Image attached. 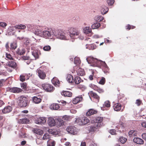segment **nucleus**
I'll return each instance as SVG.
<instances>
[{
	"label": "nucleus",
	"mask_w": 146,
	"mask_h": 146,
	"mask_svg": "<svg viewBox=\"0 0 146 146\" xmlns=\"http://www.w3.org/2000/svg\"><path fill=\"white\" fill-rule=\"evenodd\" d=\"M100 23H96L93 24L92 25L91 27L93 29H97L100 26Z\"/></svg>",
	"instance_id": "58836bf2"
},
{
	"label": "nucleus",
	"mask_w": 146,
	"mask_h": 146,
	"mask_svg": "<svg viewBox=\"0 0 146 146\" xmlns=\"http://www.w3.org/2000/svg\"><path fill=\"white\" fill-rule=\"evenodd\" d=\"M48 132L49 133L54 135H56L58 134V132L54 129H49Z\"/></svg>",
	"instance_id": "a19ab883"
},
{
	"label": "nucleus",
	"mask_w": 146,
	"mask_h": 146,
	"mask_svg": "<svg viewBox=\"0 0 146 146\" xmlns=\"http://www.w3.org/2000/svg\"><path fill=\"white\" fill-rule=\"evenodd\" d=\"M25 52V50L24 49H22L20 50L18 49L17 51V53L20 55H22L24 54Z\"/></svg>",
	"instance_id": "37998d69"
},
{
	"label": "nucleus",
	"mask_w": 146,
	"mask_h": 146,
	"mask_svg": "<svg viewBox=\"0 0 146 146\" xmlns=\"http://www.w3.org/2000/svg\"><path fill=\"white\" fill-rule=\"evenodd\" d=\"M103 17L101 16H96L94 17V20L96 21L100 22L102 21L104 19Z\"/></svg>",
	"instance_id": "e433bc0d"
},
{
	"label": "nucleus",
	"mask_w": 146,
	"mask_h": 146,
	"mask_svg": "<svg viewBox=\"0 0 146 146\" xmlns=\"http://www.w3.org/2000/svg\"><path fill=\"white\" fill-rule=\"evenodd\" d=\"M50 135L48 133H45L44 134L42 137V139L43 140H46L47 139L50 140Z\"/></svg>",
	"instance_id": "49530a36"
},
{
	"label": "nucleus",
	"mask_w": 146,
	"mask_h": 146,
	"mask_svg": "<svg viewBox=\"0 0 146 146\" xmlns=\"http://www.w3.org/2000/svg\"><path fill=\"white\" fill-rule=\"evenodd\" d=\"M32 54L36 59L38 58L40 54V51L39 50H36L32 52Z\"/></svg>",
	"instance_id": "2eb2a0df"
},
{
	"label": "nucleus",
	"mask_w": 146,
	"mask_h": 146,
	"mask_svg": "<svg viewBox=\"0 0 146 146\" xmlns=\"http://www.w3.org/2000/svg\"><path fill=\"white\" fill-rule=\"evenodd\" d=\"M77 74L79 76H83L85 74V72L83 69L79 68L77 71Z\"/></svg>",
	"instance_id": "393cba45"
},
{
	"label": "nucleus",
	"mask_w": 146,
	"mask_h": 146,
	"mask_svg": "<svg viewBox=\"0 0 146 146\" xmlns=\"http://www.w3.org/2000/svg\"><path fill=\"white\" fill-rule=\"evenodd\" d=\"M12 108L10 106H6L2 110V112L4 113H7L10 112L12 110Z\"/></svg>",
	"instance_id": "a211bd4d"
},
{
	"label": "nucleus",
	"mask_w": 146,
	"mask_h": 146,
	"mask_svg": "<svg viewBox=\"0 0 146 146\" xmlns=\"http://www.w3.org/2000/svg\"><path fill=\"white\" fill-rule=\"evenodd\" d=\"M70 112L72 113H76V111L74 109H71L70 110Z\"/></svg>",
	"instance_id": "774afa93"
},
{
	"label": "nucleus",
	"mask_w": 146,
	"mask_h": 146,
	"mask_svg": "<svg viewBox=\"0 0 146 146\" xmlns=\"http://www.w3.org/2000/svg\"><path fill=\"white\" fill-rule=\"evenodd\" d=\"M142 138L146 141V133H144L142 135Z\"/></svg>",
	"instance_id": "69168bd1"
},
{
	"label": "nucleus",
	"mask_w": 146,
	"mask_h": 146,
	"mask_svg": "<svg viewBox=\"0 0 146 146\" xmlns=\"http://www.w3.org/2000/svg\"><path fill=\"white\" fill-rule=\"evenodd\" d=\"M121 109V105L119 103H116L113 105V109L116 111H120Z\"/></svg>",
	"instance_id": "aec40b11"
},
{
	"label": "nucleus",
	"mask_w": 146,
	"mask_h": 146,
	"mask_svg": "<svg viewBox=\"0 0 146 146\" xmlns=\"http://www.w3.org/2000/svg\"><path fill=\"white\" fill-rule=\"evenodd\" d=\"M6 58L8 59L11 60L12 59V58L11 55L9 54H6Z\"/></svg>",
	"instance_id": "13d9d810"
},
{
	"label": "nucleus",
	"mask_w": 146,
	"mask_h": 146,
	"mask_svg": "<svg viewBox=\"0 0 146 146\" xmlns=\"http://www.w3.org/2000/svg\"><path fill=\"white\" fill-rule=\"evenodd\" d=\"M16 25L15 26L9 27L8 30V33L13 32V34L15 33L17 29Z\"/></svg>",
	"instance_id": "4be33fe9"
},
{
	"label": "nucleus",
	"mask_w": 146,
	"mask_h": 146,
	"mask_svg": "<svg viewBox=\"0 0 146 146\" xmlns=\"http://www.w3.org/2000/svg\"><path fill=\"white\" fill-rule=\"evenodd\" d=\"M75 122L79 125H82V117H78L76 119Z\"/></svg>",
	"instance_id": "4c0bfd02"
},
{
	"label": "nucleus",
	"mask_w": 146,
	"mask_h": 146,
	"mask_svg": "<svg viewBox=\"0 0 146 146\" xmlns=\"http://www.w3.org/2000/svg\"><path fill=\"white\" fill-rule=\"evenodd\" d=\"M107 2L108 3V5H112L114 2V0H106Z\"/></svg>",
	"instance_id": "6e6d98bb"
},
{
	"label": "nucleus",
	"mask_w": 146,
	"mask_h": 146,
	"mask_svg": "<svg viewBox=\"0 0 146 146\" xmlns=\"http://www.w3.org/2000/svg\"><path fill=\"white\" fill-rule=\"evenodd\" d=\"M17 29H21L24 30L26 28V26L25 25L23 24H19L16 25Z\"/></svg>",
	"instance_id": "c9c22d12"
},
{
	"label": "nucleus",
	"mask_w": 146,
	"mask_h": 146,
	"mask_svg": "<svg viewBox=\"0 0 146 146\" xmlns=\"http://www.w3.org/2000/svg\"><path fill=\"white\" fill-rule=\"evenodd\" d=\"M103 118L98 117L96 119V123L94 126L91 127L89 129L90 132H94L96 131L100 127L103 125L102 123Z\"/></svg>",
	"instance_id": "7ed1b4c3"
},
{
	"label": "nucleus",
	"mask_w": 146,
	"mask_h": 146,
	"mask_svg": "<svg viewBox=\"0 0 146 146\" xmlns=\"http://www.w3.org/2000/svg\"><path fill=\"white\" fill-rule=\"evenodd\" d=\"M61 94L64 96L71 97L72 94L71 92L68 91H64L61 93Z\"/></svg>",
	"instance_id": "7c9ffc66"
},
{
	"label": "nucleus",
	"mask_w": 146,
	"mask_h": 146,
	"mask_svg": "<svg viewBox=\"0 0 146 146\" xmlns=\"http://www.w3.org/2000/svg\"><path fill=\"white\" fill-rule=\"evenodd\" d=\"M82 100V98L81 96H78L76 97L73 100V103L74 104L80 102Z\"/></svg>",
	"instance_id": "412c9836"
},
{
	"label": "nucleus",
	"mask_w": 146,
	"mask_h": 146,
	"mask_svg": "<svg viewBox=\"0 0 146 146\" xmlns=\"http://www.w3.org/2000/svg\"><path fill=\"white\" fill-rule=\"evenodd\" d=\"M7 90L9 92L13 93H19L21 91V89L17 87H13L12 88H9Z\"/></svg>",
	"instance_id": "9b49d317"
},
{
	"label": "nucleus",
	"mask_w": 146,
	"mask_h": 146,
	"mask_svg": "<svg viewBox=\"0 0 146 146\" xmlns=\"http://www.w3.org/2000/svg\"><path fill=\"white\" fill-rule=\"evenodd\" d=\"M62 119L63 120L68 121L70 120L71 119V117L70 116L65 115L63 117Z\"/></svg>",
	"instance_id": "8fccbe9b"
},
{
	"label": "nucleus",
	"mask_w": 146,
	"mask_h": 146,
	"mask_svg": "<svg viewBox=\"0 0 146 146\" xmlns=\"http://www.w3.org/2000/svg\"><path fill=\"white\" fill-rule=\"evenodd\" d=\"M6 65L7 66H6V68L7 69V70L9 72H11L12 70L8 68V67H11L13 68H15L16 67L17 64L15 62L13 61H9Z\"/></svg>",
	"instance_id": "1a4fd4ad"
},
{
	"label": "nucleus",
	"mask_w": 146,
	"mask_h": 146,
	"mask_svg": "<svg viewBox=\"0 0 146 146\" xmlns=\"http://www.w3.org/2000/svg\"><path fill=\"white\" fill-rule=\"evenodd\" d=\"M110 133L112 135H114L116 134V131L114 129H112L110 130Z\"/></svg>",
	"instance_id": "4d7b16f0"
},
{
	"label": "nucleus",
	"mask_w": 146,
	"mask_h": 146,
	"mask_svg": "<svg viewBox=\"0 0 146 146\" xmlns=\"http://www.w3.org/2000/svg\"><path fill=\"white\" fill-rule=\"evenodd\" d=\"M141 103V102L140 100L137 99L136 100L135 104L138 106H140Z\"/></svg>",
	"instance_id": "bf43d9fd"
},
{
	"label": "nucleus",
	"mask_w": 146,
	"mask_h": 146,
	"mask_svg": "<svg viewBox=\"0 0 146 146\" xmlns=\"http://www.w3.org/2000/svg\"><path fill=\"white\" fill-rule=\"evenodd\" d=\"M47 146H54L55 142L54 140L50 139L47 141Z\"/></svg>",
	"instance_id": "473e14b6"
},
{
	"label": "nucleus",
	"mask_w": 146,
	"mask_h": 146,
	"mask_svg": "<svg viewBox=\"0 0 146 146\" xmlns=\"http://www.w3.org/2000/svg\"><path fill=\"white\" fill-rule=\"evenodd\" d=\"M46 119L45 117H41L36 119L35 122L38 124H41L46 122Z\"/></svg>",
	"instance_id": "9d476101"
},
{
	"label": "nucleus",
	"mask_w": 146,
	"mask_h": 146,
	"mask_svg": "<svg viewBox=\"0 0 146 146\" xmlns=\"http://www.w3.org/2000/svg\"><path fill=\"white\" fill-rule=\"evenodd\" d=\"M67 81L70 83H72L74 82V80L72 75L68 74L66 78Z\"/></svg>",
	"instance_id": "c756f323"
},
{
	"label": "nucleus",
	"mask_w": 146,
	"mask_h": 146,
	"mask_svg": "<svg viewBox=\"0 0 146 146\" xmlns=\"http://www.w3.org/2000/svg\"><path fill=\"white\" fill-rule=\"evenodd\" d=\"M7 25V24L4 22H0V26L2 27H6Z\"/></svg>",
	"instance_id": "052dcab7"
},
{
	"label": "nucleus",
	"mask_w": 146,
	"mask_h": 146,
	"mask_svg": "<svg viewBox=\"0 0 146 146\" xmlns=\"http://www.w3.org/2000/svg\"><path fill=\"white\" fill-rule=\"evenodd\" d=\"M142 126L145 128H146V122H142L141 123Z\"/></svg>",
	"instance_id": "0e129e2a"
},
{
	"label": "nucleus",
	"mask_w": 146,
	"mask_h": 146,
	"mask_svg": "<svg viewBox=\"0 0 146 146\" xmlns=\"http://www.w3.org/2000/svg\"><path fill=\"white\" fill-rule=\"evenodd\" d=\"M52 83L56 86H59L60 85V83L59 80L56 77H54L52 80Z\"/></svg>",
	"instance_id": "f3484780"
},
{
	"label": "nucleus",
	"mask_w": 146,
	"mask_h": 146,
	"mask_svg": "<svg viewBox=\"0 0 146 146\" xmlns=\"http://www.w3.org/2000/svg\"><path fill=\"white\" fill-rule=\"evenodd\" d=\"M69 34L70 37L72 39H74L77 38H78L81 40L84 39V37L81 35L80 31L74 28H70Z\"/></svg>",
	"instance_id": "f257e3e1"
},
{
	"label": "nucleus",
	"mask_w": 146,
	"mask_h": 146,
	"mask_svg": "<svg viewBox=\"0 0 146 146\" xmlns=\"http://www.w3.org/2000/svg\"><path fill=\"white\" fill-rule=\"evenodd\" d=\"M97 47L94 44H91L89 45L88 47H86V48H88L89 50H93L96 49Z\"/></svg>",
	"instance_id": "ea45409f"
},
{
	"label": "nucleus",
	"mask_w": 146,
	"mask_h": 146,
	"mask_svg": "<svg viewBox=\"0 0 146 146\" xmlns=\"http://www.w3.org/2000/svg\"><path fill=\"white\" fill-rule=\"evenodd\" d=\"M81 82V78L78 77H77L75 78L74 80V82L76 84H79Z\"/></svg>",
	"instance_id": "a18cd8bd"
},
{
	"label": "nucleus",
	"mask_w": 146,
	"mask_h": 146,
	"mask_svg": "<svg viewBox=\"0 0 146 146\" xmlns=\"http://www.w3.org/2000/svg\"><path fill=\"white\" fill-rule=\"evenodd\" d=\"M59 102L62 104L63 106L65 105L67 103V102L66 101H64L63 100L60 101Z\"/></svg>",
	"instance_id": "e2e57ef3"
},
{
	"label": "nucleus",
	"mask_w": 146,
	"mask_h": 146,
	"mask_svg": "<svg viewBox=\"0 0 146 146\" xmlns=\"http://www.w3.org/2000/svg\"><path fill=\"white\" fill-rule=\"evenodd\" d=\"M37 72L39 77L41 79H44L46 76V74L44 72L40 69L37 70Z\"/></svg>",
	"instance_id": "dca6fc26"
},
{
	"label": "nucleus",
	"mask_w": 146,
	"mask_h": 146,
	"mask_svg": "<svg viewBox=\"0 0 146 146\" xmlns=\"http://www.w3.org/2000/svg\"><path fill=\"white\" fill-rule=\"evenodd\" d=\"M33 102L36 104H38L40 103L41 101V99L36 96H35L33 98Z\"/></svg>",
	"instance_id": "bb28decb"
},
{
	"label": "nucleus",
	"mask_w": 146,
	"mask_h": 146,
	"mask_svg": "<svg viewBox=\"0 0 146 146\" xmlns=\"http://www.w3.org/2000/svg\"><path fill=\"white\" fill-rule=\"evenodd\" d=\"M108 8L106 6H104L102 7L101 12L102 14H106L108 11Z\"/></svg>",
	"instance_id": "72a5a7b5"
},
{
	"label": "nucleus",
	"mask_w": 146,
	"mask_h": 146,
	"mask_svg": "<svg viewBox=\"0 0 146 146\" xmlns=\"http://www.w3.org/2000/svg\"><path fill=\"white\" fill-rule=\"evenodd\" d=\"M86 60L88 63L90 64V66L94 67H99V61L96 58L90 56L87 57Z\"/></svg>",
	"instance_id": "20e7f679"
},
{
	"label": "nucleus",
	"mask_w": 146,
	"mask_h": 146,
	"mask_svg": "<svg viewBox=\"0 0 146 146\" xmlns=\"http://www.w3.org/2000/svg\"><path fill=\"white\" fill-rule=\"evenodd\" d=\"M97 111L93 109H90L86 112V115L87 116H90L91 115L96 114L97 113Z\"/></svg>",
	"instance_id": "a878e982"
},
{
	"label": "nucleus",
	"mask_w": 146,
	"mask_h": 146,
	"mask_svg": "<svg viewBox=\"0 0 146 146\" xmlns=\"http://www.w3.org/2000/svg\"><path fill=\"white\" fill-rule=\"evenodd\" d=\"M48 125L50 127L54 126L56 125V122L54 119L51 117H49L48 120Z\"/></svg>",
	"instance_id": "f8f14e48"
},
{
	"label": "nucleus",
	"mask_w": 146,
	"mask_h": 146,
	"mask_svg": "<svg viewBox=\"0 0 146 146\" xmlns=\"http://www.w3.org/2000/svg\"><path fill=\"white\" fill-rule=\"evenodd\" d=\"M104 107L109 108L110 106V103L109 101H106L103 104Z\"/></svg>",
	"instance_id": "de8ad7c7"
},
{
	"label": "nucleus",
	"mask_w": 146,
	"mask_h": 146,
	"mask_svg": "<svg viewBox=\"0 0 146 146\" xmlns=\"http://www.w3.org/2000/svg\"><path fill=\"white\" fill-rule=\"evenodd\" d=\"M88 94L90 96H91L97 99L98 101L99 100V97L96 94L91 91Z\"/></svg>",
	"instance_id": "5701e85b"
},
{
	"label": "nucleus",
	"mask_w": 146,
	"mask_h": 146,
	"mask_svg": "<svg viewBox=\"0 0 146 146\" xmlns=\"http://www.w3.org/2000/svg\"><path fill=\"white\" fill-rule=\"evenodd\" d=\"M17 102L19 106L21 107H26L27 105V98L23 96L19 97Z\"/></svg>",
	"instance_id": "39448f33"
},
{
	"label": "nucleus",
	"mask_w": 146,
	"mask_h": 146,
	"mask_svg": "<svg viewBox=\"0 0 146 146\" xmlns=\"http://www.w3.org/2000/svg\"><path fill=\"white\" fill-rule=\"evenodd\" d=\"M20 122L22 123H27L29 122V120L27 119H20Z\"/></svg>",
	"instance_id": "3c124183"
},
{
	"label": "nucleus",
	"mask_w": 146,
	"mask_h": 146,
	"mask_svg": "<svg viewBox=\"0 0 146 146\" xmlns=\"http://www.w3.org/2000/svg\"><path fill=\"white\" fill-rule=\"evenodd\" d=\"M31 75H30V74H26L25 76L23 75H21L20 76V80L22 82H23L25 81V76H26L27 79H28L30 76H31Z\"/></svg>",
	"instance_id": "cd10ccee"
},
{
	"label": "nucleus",
	"mask_w": 146,
	"mask_h": 146,
	"mask_svg": "<svg viewBox=\"0 0 146 146\" xmlns=\"http://www.w3.org/2000/svg\"><path fill=\"white\" fill-rule=\"evenodd\" d=\"M56 37L60 39L67 40L68 38L65 36V34L61 31H58L55 35Z\"/></svg>",
	"instance_id": "0eeeda50"
},
{
	"label": "nucleus",
	"mask_w": 146,
	"mask_h": 146,
	"mask_svg": "<svg viewBox=\"0 0 146 146\" xmlns=\"http://www.w3.org/2000/svg\"><path fill=\"white\" fill-rule=\"evenodd\" d=\"M74 63L75 64L78 65L80 63V58L78 57H76L74 59Z\"/></svg>",
	"instance_id": "09e8293b"
},
{
	"label": "nucleus",
	"mask_w": 146,
	"mask_h": 146,
	"mask_svg": "<svg viewBox=\"0 0 146 146\" xmlns=\"http://www.w3.org/2000/svg\"><path fill=\"white\" fill-rule=\"evenodd\" d=\"M57 121L56 122V125L57 126L60 127L64 125V122L63 119L59 118L57 119Z\"/></svg>",
	"instance_id": "b1692460"
},
{
	"label": "nucleus",
	"mask_w": 146,
	"mask_h": 146,
	"mask_svg": "<svg viewBox=\"0 0 146 146\" xmlns=\"http://www.w3.org/2000/svg\"><path fill=\"white\" fill-rule=\"evenodd\" d=\"M134 142L137 144L142 145L144 143V141L141 139L139 137H135L133 139Z\"/></svg>",
	"instance_id": "4468645a"
},
{
	"label": "nucleus",
	"mask_w": 146,
	"mask_h": 146,
	"mask_svg": "<svg viewBox=\"0 0 146 146\" xmlns=\"http://www.w3.org/2000/svg\"><path fill=\"white\" fill-rule=\"evenodd\" d=\"M66 131L69 133L74 135L78 134L79 131V129L73 126L68 127L66 128Z\"/></svg>",
	"instance_id": "423d86ee"
},
{
	"label": "nucleus",
	"mask_w": 146,
	"mask_h": 146,
	"mask_svg": "<svg viewBox=\"0 0 146 146\" xmlns=\"http://www.w3.org/2000/svg\"><path fill=\"white\" fill-rule=\"evenodd\" d=\"M129 135L130 137H132L136 136L137 132L135 130H132L129 132Z\"/></svg>",
	"instance_id": "f704fd0d"
},
{
	"label": "nucleus",
	"mask_w": 146,
	"mask_h": 146,
	"mask_svg": "<svg viewBox=\"0 0 146 146\" xmlns=\"http://www.w3.org/2000/svg\"><path fill=\"white\" fill-rule=\"evenodd\" d=\"M99 66H101V68L103 69H105V70H107L108 69V67L106 64L104 62L100 60L99 61Z\"/></svg>",
	"instance_id": "ddd939ff"
},
{
	"label": "nucleus",
	"mask_w": 146,
	"mask_h": 146,
	"mask_svg": "<svg viewBox=\"0 0 146 146\" xmlns=\"http://www.w3.org/2000/svg\"><path fill=\"white\" fill-rule=\"evenodd\" d=\"M122 123H121V124L119 126V125H117L116 126H115V127H116V128H120V127H121V128H122L123 127V126L122 125V124H121Z\"/></svg>",
	"instance_id": "338daca9"
},
{
	"label": "nucleus",
	"mask_w": 146,
	"mask_h": 146,
	"mask_svg": "<svg viewBox=\"0 0 146 146\" xmlns=\"http://www.w3.org/2000/svg\"><path fill=\"white\" fill-rule=\"evenodd\" d=\"M105 79L104 77H102L99 83L101 84H104L105 82Z\"/></svg>",
	"instance_id": "5fc2aeb1"
},
{
	"label": "nucleus",
	"mask_w": 146,
	"mask_h": 146,
	"mask_svg": "<svg viewBox=\"0 0 146 146\" xmlns=\"http://www.w3.org/2000/svg\"><path fill=\"white\" fill-rule=\"evenodd\" d=\"M34 132L38 135H41L43 133V131L39 129H35L33 130Z\"/></svg>",
	"instance_id": "c85d7f7f"
},
{
	"label": "nucleus",
	"mask_w": 146,
	"mask_h": 146,
	"mask_svg": "<svg viewBox=\"0 0 146 146\" xmlns=\"http://www.w3.org/2000/svg\"><path fill=\"white\" fill-rule=\"evenodd\" d=\"M50 108L52 110H57L60 108V106L58 104L54 103L51 104L50 106Z\"/></svg>",
	"instance_id": "6ab92c4d"
},
{
	"label": "nucleus",
	"mask_w": 146,
	"mask_h": 146,
	"mask_svg": "<svg viewBox=\"0 0 146 146\" xmlns=\"http://www.w3.org/2000/svg\"><path fill=\"white\" fill-rule=\"evenodd\" d=\"M35 35L47 38L51 37L54 35L53 31H48L44 30L42 31L39 29L36 30L34 33Z\"/></svg>",
	"instance_id": "f03ea898"
},
{
	"label": "nucleus",
	"mask_w": 146,
	"mask_h": 146,
	"mask_svg": "<svg viewBox=\"0 0 146 146\" xmlns=\"http://www.w3.org/2000/svg\"><path fill=\"white\" fill-rule=\"evenodd\" d=\"M82 125H85L89 123L90 120L89 119L86 117H82Z\"/></svg>",
	"instance_id": "79ce46f5"
},
{
	"label": "nucleus",
	"mask_w": 146,
	"mask_h": 146,
	"mask_svg": "<svg viewBox=\"0 0 146 146\" xmlns=\"http://www.w3.org/2000/svg\"><path fill=\"white\" fill-rule=\"evenodd\" d=\"M27 84L26 83H23L21 84V87H23V88L25 89L26 88Z\"/></svg>",
	"instance_id": "680f3d73"
},
{
	"label": "nucleus",
	"mask_w": 146,
	"mask_h": 146,
	"mask_svg": "<svg viewBox=\"0 0 146 146\" xmlns=\"http://www.w3.org/2000/svg\"><path fill=\"white\" fill-rule=\"evenodd\" d=\"M92 30L90 27H86L83 29V32L86 34H88L91 32Z\"/></svg>",
	"instance_id": "2f4dec72"
},
{
	"label": "nucleus",
	"mask_w": 146,
	"mask_h": 146,
	"mask_svg": "<svg viewBox=\"0 0 146 146\" xmlns=\"http://www.w3.org/2000/svg\"><path fill=\"white\" fill-rule=\"evenodd\" d=\"M42 87L47 92H51L54 90L53 86L50 84H43Z\"/></svg>",
	"instance_id": "6e6552de"
},
{
	"label": "nucleus",
	"mask_w": 146,
	"mask_h": 146,
	"mask_svg": "<svg viewBox=\"0 0 146 146\" xmlns=\"http://www.w3.org/2000/svg\"><path fill=\"white\" fill-rule=\"evenodd\" d=\"M43 49L46 51H49L51 49V47L49 45L46 46L44 47Z\"/></svg>",
	"instance_id": "603ef678"
},
{
	"label": "nucleus",
	"mask_w": 146,
	"mask_h": 146,
	"mask_svg": "<svg viewBox=\"0 0 146 146\" xmlns=\"http://www.w3.org/2000/svg\"><path fill=\"white\" fill-rule=\"evenodd\" d=\"M17 44L15 42L11 44V48L12 49H15L17 48Z\"/></svg>",
	"instance_id": "864d4df0"
},
{
	"label": "nucleus",
	"mask_w": 146,
	"mask_h": 146,
	"mask_svg": "<svg viewBox=\"0 0 146 146\" xmlns=\"http://www.w3.org/2000/svg\"><path fill=\"white\" fill-rule=\"evenodd\" d=\"M118 141L121 143L123 144L126 142L127 139L123 137H121L119 138Z\"/></svg>",
	"instance_id": "c03bdc74"
}]
</instances>
